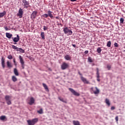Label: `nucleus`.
I'll return each instance as SVG.
<instances>
[{"instance_id":"1","label":"nucleus","mask_w":125,"mask_h":125,"mask_svg":"<svg viewBox=\"0 0 125 125\" xmlns=\"http://www.w3.org/2000/svg\"><path fill=\"white\" fill-rule=\"evenodd\" d=\"M47 13L43 14L42 15V17H43V18H47V17H49L51 19H54L55 17H54V15H53V12H51L50 10H48L47 11Z\"/></svg>"},{"instance_id":"2","label":"nucleus","mask_w":125,"mask_h":125,"mask_svg":"<svg viewBox=\"0 0 125 125\" xmlns=\"http://www.w3.org/2000/svg\"><path fill=\"white\" fill-rule=\"evenodd\" d=\"M39 121L38 118H34L32 120H28L27 121L28 125H35Z\"/></svg>"},{"instance_id":"3","label":"nucleus","mask_w":125,"mask_h":125,"mask_svg":"<svg viewBox=\"0 0 125 125\" xmlns=\"http://www.w3.org/2000/svg\"><path fill=\"white\" fill-rule=\"evenodd\" d=\"M22 5L23 6V8L27 9L28 7H29V6H30L29 1H26V0H22Z\"/></svg>"},{"instance_id":"4","label":"nucleus","mask_w":125,"mask_h":125,"mask_svg":"<svg viewBox=\"0 0 125 125\" xmlns=\"http://www.w3.org/2000/svg\"><path fill=\"white\" fill-rule=\"evenodd\" d=\"M63 32L64 34H68L69 35H71L73 34L72 31L69 29L68 27H65V28H63Z\"/></svg>"},{"instance_id":"5","label":"nucleus","mask_w":125,"mask_h":125,"mask_svg":"<svg viewBox=\"0 0 125 125\" xmlns=\"http://www.w3.org/2000/svg\"><path fill=\"white\" fill-rule=\"evenodd\" d=\"M11 97L9 95H6L5 97V99L7 102V104L8 105H11L12 104L11 100Z\"/></svg>"},{"instance_id":"6","label":"nucleus","mask_w":125,"mask_h":125,"mask_svg":"<svg viewBox=\"0 0 125 125\" xmlns=\"http://www.w3.org/2000/svg\"><path fill=\"white\" fill-rule=\"evenodd\" d=\"M69 67V65L68 63L63 62L61 65L62 70H66V69H68Z\"/></svg>"},{"instance_id":"7","label":"nucleus","mask_w":125,"mask_h":125,"mask_svg":"<svg viewBox=\"0 0 125 125\" xmlns=\"http://www.w3.org/2000/svg\"><path fill=\"white\" fill-rule=\"evenodd\" d=\"M13 42H14V44H17V42H19V40H20V37L19 34H17V37L12 38Z\"/></svg>"},{"instance_id":"8","label":"nucleus","mask_w":125,"mask_h":125,"mask_svg":"<svg viewBox=\"0 0 125 125\" xmlns=\"http://www.w3.org/2000/svg\"><path fill=\"white\" fill-rule=\"evenodd\" d=\"M20 62L21 64V67L22 69H24L25 68V62H24V60L23 58H22L21 56H19Z\"/></svg>"},{"instance_id":"9","label":"nucleus","mask_w":125,"mask_h":125,"mask_svg":"<svg viewBox=\"0 0 125 125\" xmlns=\"http://www.w3.org/2000/svg\"><path fill=\"white\" fill-rule=\"evenodd\" d=\"M90 89L91 90L93 91V93L95 94H98L100 93V90L97 87H95V88H93V87H92Z\"/></svg>"},{"instance_id":"10","label":"nucleus","mask_w":125,"mask_h":125,"mask_svg":"<svg viewBox=\"0 0 125 125\" xmlns=\"http://www.w3.org/2000/svg\"><path fill=\"white\" fill-rule=\"evenodd\" d=\"M69 90L70 91V92H71V93H72L75 96H80V95L79 93H78L72 88H69Z\"/></svg>"},{"instance_id":"11","label":"nucleus","mask_w":125,"mask_h":125,"mask_svg":"<svg viewBox=\"0 0 125 125\" xmlns=\"http://www.w3.org/2000/svg\"><path fill=\"white\" fill-rule=\"evenodd\" d=\"M23 9L21 8L19 10L18 16V17H20V18H22V17H23Z\"/></svg>"},{"instance_id":"12","label":"nucleus","mask_w":125,"mask_h":125,"mask_svg":"<svg viewBox=\"0 0 125 125\" xmlns=\"http://www.w3.org/2000/svg\"><path fill=\"white\" fill-rule=\"evenodd\" d=\"M37 14H38V12L37 11H34V12H33L31 15V19L32 20L35 19Z\"/></svg>"},{"instance_id":"13","label":"nucleus","mask_w":125,"mask_h":125,"mask_svg":"<svg viewBox=\"0 0 125 125\" xmlns=\"http://www.w3.org/2000/svg\"><path fill=\"white\" fill-rule=\"evenodd\" d=\"M1 65L3 69L5 68V59L3 57L1 58Z\"/></svg>"},{"instance_id":"14","label":"nucleus","mask_w":125,"mask_h":125,"mask_svg":"<svg viewBox=\"0 0 125 125\" xmlns=\"http://www.w3.org/2000/svg\"><path fill=\"white\" fill-rule=\"evenodd\" d=\"M81 79L84 83H89L88 80H87L86 78L83 77V76H81Z\"/></svg>"},{"instance_id":"15","label":"nucleus","mask_w":125,"mask_h":125,"mask_svg":"<svg viewBox=\"0 0 125 125\" xmlns=\"http://www.w3.org/2000/svg\"><path fill=\"white\" fill-rule=\"evenodd\" d=\"M34 103H35V99H34V98H33V97L30 98V101L28 103L29 105H32L33 104H34Z\"/></svg>"},{"instance_id":"16","label":"nucleus","mask_w":125,"mask_h":125,"mask_svg":"<svg viewBox=\"0 0 125 125\" xmlns=\"http://www.w3.org/2000/svg\"><path fill=\"white\" fill-rule=\"evenodd\" d=\"M64 58L65 60L70 61L71 59V57H70L69 55L66 54L64 56Z\"/></svg>"},{"instance_id":"17","label":"nucleus","mask_w":125,"mask_h":125,"mask_svg":"<svg viewBox=\"0 0 125 125\" xmlns=\"http://www.w3.org/2000/svg\"><path fill=\"white\" fill-rule=\"evenodd\" d=\"M105 104H106V105L108 106H110L111 104H110V100H109V99L108 98H105Z\"/></svg>"},{"instance_id":"18","label":"nucleus","mask_w":125,"mask_h":125,"mask_svg":"<svg viewBox=\"0 0 125 125\" xmlns=\"http://www.w3.org/2000/svg\"><path fill=\"white\" fill-rule=\"evenodd\" d=\"M7 67L10 68L13 67V65L12 64L11 62H9V61H7Z\"/></svg>"},{"instance_id":"19","label":"nucleus","mask_w":125,"mask_h":125,"mask_svg":"<svg viewBox=\"0 0 125 125\" xmlns=\"http://www.w3.org/2000/svg\"><path fill=\"white\" fill-rule=\"evenodd\" d=\"M13 34H10V33H6V37L8 39H11L12 37Z\"/></svg>"},{"instance_id":"20","label":"nucleus","mask_w":125,"mask_h":125,"mask_svg":"<svg viewBox=\"0 0 125 125\" xmlns=\"http://www.w3.org/2000/svg\"><path fill=\"white\" fill-rule=\"evenodd\" d=\"M14 74H15V75L16 76H19V72H18L17 69H16V68H15L14 69Z\"/></svg>"},{"instance_id":"21","label":"nucleus","mask_w":125,"mask_h":125,"mask_svg":"<svg viewBox=\"0 0 125 125\" xmlns=\"http://www.w3.org/2000/svg\"><path fill=\"white\" fill-rule=\"evenodd\" d=\"M42 85L43 86V87L44 88L46 91H49L48 88V86L47 84H46V83H43Z\"/></svg>"},{"instance_id":"22","label":"nucleus","mask_w":125,"mask_h":125,"mask_svg":"<svg viewBox=\"0 0 125 125\" xmlns=\"http://www.w3.org/2000/svg\"><path fill=\"white\" fill-rule=\"evenodd\" d=\"M73 124L74 125H81L80 121H73Z\"/></svg>"},{"instance_id":"23","label":"nucleus","mask_w":125,"mask_h":125,"mask_svg":"<svg viewBox=\"0 0 125 125\" xmlns=\"http://www.w3.org/2000/svg\"><path fill=\"white\" fill-rule=\"evenodd\" d=\"M58 98L60 101L63 102V103H64V104H67V101L64 100V98H62L61 97H59Z\"/></svg>"},{"instance_id":"24","label":"nucleus","mask_w":125,"mask_h":125,"mask_svg":"<svg viewBox=\"0 0 125 125\" xmlns=\"http://www.w3.org/2000/svg\"><path fill=\"white\" fill-rule=\"evenodd\" d=\"M41 36L42 40L45 39V34H44V32H41Z\"/></svg>"},{"instance_id":"25","label":"nucleus","mask_w":125,"mask_h":125,"mask_svg":"<svg viewBox=\"0 0 125 125\" xmlns=\"http://www.w3.org/2000/svg\"><path fill=\"white\" fill-rule=\"evenodd\" d=\"M12 47L13 49H15V50L19 51V47L15 46V45H12Z\"/></svg>"},{"instance_id":"26","label":"nucleus","mask_w":125,"mask_h":125,"mask_svg":"<svg viewBox=\"0 0 125 125\" xmlns=\"http://www.w3.org/2000/svg\"><path fill=\"white\" fill-rule=\"evenodd\" d=\"M6 14V12L4 11L3 12L0 13V18L4 17V15Z\"/></svg>"},{"instance_id":"27","label":"nucleus","mask_w":125,"mask_h":125,"mask_svg":"<svg viewBox=\"0 0 125 125\" xmlns=\"http://www.w3.org/2000/svg\"><path fill=\"white\" fill-rule=\"evenodd\" d=\"M12 80L14 82H16V81H18L17 78L15 76V75H13L12 77Z\"/></svg>"},{"instance_id":"28","label":"nucleus","mask_w":125,"mask_h":125,"mask_svg":"<svg viewBox=\"0 0 125 125\" xmlns=\"http://www.w3.org/2000/svg\"><path fill=\"white\" fill-rule=\"evenodd\" d=\"M37 112L39 114H43V109L41 108L40 110H39V111H37Z\"/></svg>"},{"instance_id":"29","label":"nucleus","mask_w":125,"mask_h":125,"mask_svg":"<svg viewBox=\"0 0 125 125\" xmlns=\"http://www.w3.org/2000/svg\"><path fill=\"white\" fill-rule=\"evenodd\" d=\"M111 41H108V42H107V43L106 44V46L108 47H111Z\"/></svg>"},{"instance_id":"30","label":"nucleus","mask_w":125,"mask_h":125,"mask_svg":"<svg viewBox=\"0 0 125 125\" xmlns=\"http://www.w3.org/2000/svg\"><path fill=\"white\" fill-rule=\"evenodd\" d=\"M6 119V116H1L0 117V120L1 121H4Z\"/></svg>"},{"instance_id":"31","label":"nucleus","mask_w":125,"mask_h":125,"mask_svg":"<svg viewBox=\"0 0 125 125\" xmlns=\"http://www.w3.org/2000/svg\"><path fill=\"white\" fill-rule=\"evenodd\" d=\"M124 19L122 17H121L120 18V23L121 24H124Z\"/></svg>"},{"instance_id":"32","label":"nucleus","mask_w":125,"mask_h":125,"mask_svg":"<svg viewBox=\"0 0 125 125\" xmlns=\"http://www.w3.org/2000/svg\"><path fill=\"white\" fill-rule=\"evenodd\" d=\"M19 51H20L21 52H22V53H24L25 52L24 50L22 49L21 47L19 48Z\"/></svg>"},{"instance_id":"33","label":"nucleus","mask_w":125,"mask_h":125,"mask_svg":"<svg viewBox=\"0 0 125 125\" xmlns=\"http://www.w3.org/2000/svg\"><path fill=\"white\" fill-rule=\"evenodd\" d=\"M102 51V49L101 48V47H98L97 49V52H98V53H101Z\"/></svg>"},{"instance_id":"34","label":"nucleus","mask_w":125,"mask_h":125,"mask_svg":"<svg viewBox=\"0 0 125 125\" xmlns=\"http://www.w3.org/2000/svg\"><path fill=\"white\" fill-rule=\"evenodd\" d=\"M7 58L10 60L13 59V56L12 55H8Z\"/></svg>"},{"instance_id":"35","label":"nucleus","mask_w":125,"mask_h":125,"mask_svg":"<svg viewBox=\"0 0 125 125\" xmlns=\"http://www.w3.org/2000/svg\"><path fill=\"white\" fill-rule=\"evenodd\" d=\"M106 68L108 70H110V69L111 68V65H106Z\"/></svg>"},{"instance_id":"36","label":"nucleus","mask_w":125,"mask_h":125,"mask_svg":"<svg viewBox=\"0 0 125 125\" xmlns=\"http://www.w3.org/2000/svg\"><path fill=\"white\" fill-rule=\"evenodd\" d=\"M88 61L89 62H93L92 58H90V57L88 58Z\"/></svg>"},{"instance_id":"37","label":"nucleus","mask_w":125,"mask_h":125,"mask_svg":"<svg viewBox=\"0 0 125 125\" xmlns=\"http://www.w3.org/2000/svg\"><path fill=\"white\" fill-rule=\"evenodd\" d=\"M48 30V27L47 26H45V25L43 26V30L45 31Z\"/></svg>"},{"instance_id":"38","label":"nucleus","mask_w":125,"mask_h":125,"mask_svg":"<svg viewBox=\"0 0 125 125\" xmlns=\"http://www.w3.org/2000/svg\"><path fill=\"white\" fill-rule=\"evenodd\" d=\"M114 45L115 47H119V44H118L117 42H115V43H114Z\"/></svg>"},{"instance_id":"39","label":"nucleus","mask_w":125,"mask_h":125,"mask_svg":"<svg viewBox=\"0 0 125 125\" xmlns=\"http://www.w3.org/2000/svg\"><path fill=\"white\" fill-rule=\"evenodd\" d=\"M13 62H14V65H17V63H16V59H15V58H14V59H13Z\"/></svg>"},{"instance_id":"40","label":"nucleus","mask_w":125,"mask_h":125,"mask_svg":"<svg viewBox=\"0 0 125 125\" xmlns=\"http://www.w3.org/2000/svg\"><path fill=\"white\" fill-rule=\"evenodd\" d=\"M115 120H116V121L117 122H118V121H119V117H118V116H116V117H115Z\"/></svg>"},{"instance_id":"41","label":"nucleus","mask_w":125,"mask_h":125,"mask_svg":"<svg viewBox=\"0 0 125 125\" xmlns=\"http://www.w3.org/2000/svg\"><path fill=\"white\" fill-rule=\"evenodd\" d=\"M97 78H100V73H97Z\"/></svg>"},{"instance_id":"42","label":"nucleus","mask_w":125,"mask_h":125,"mask_svg":"<svg viewBox=\"0 0 125 125\" xmlns=\"http://www.w3.org/2000/svg\"><path fill=\"white\" fill-rule=\"evenodd\" d=\"M115 106H111V110L112 111H113V110H115Z\"/></svg>"},{"instance_id":"43","label":"nucleus","mask_w":125,"mask_h":125,"mask_svg":"<svg viewBox=\"0 0 125 125\" xmlns=\"http://www.w3.org/2000/svg\"><path fill=\"white\" fill-rule=\"evenodd\" d=\"M4 29L5 30L7 31V30H9V29H8L7 26H5L4 27Z\"/></svg>"},{"instance_id":"44","label":"nucleus","mask_w":125,"mask_h":125,"mask_svg":"<svg viewBox=\"0 0 125 125\" xmlns=\"http://www.w3.org/2000/svg\"><path fill=\"white\" fill-rule=\"evenodd\" d=\"M88 52H89V51L88 50H86V51H85L84 53L85 54H87V53H88Z\"/></svg>"},{"instance_id":"45","label":"nucleus","mask_w":125,"mask_h":125,"mask_svg":"<svg viewBox=\"0 0 125 125\" xmlns=\"http://www.w3.org/2000/svg\"><path fill=\"white\" fill-rule=\"evenodd\" d=\"M96 70H97V73H99V68H97Z\"/></svg>"},{"instance_id":"46","label":"nucleus","mask_w":125,"mask_h":125,"mask_svg":"<svg viewBox=\"0 0 125 125\" xmlns=\"http://www.w3.org/2000/svg\"><path fill=\"white\" fill-rule=\"evenodd\" d=\"M79 74L80 75V76H83L82 74H81V73H80V71H79Z\"/></svg>"},{"instance_id":"47","label":"nucleus","mask_w":125,"mask_h":125,"mask_svg":"<svg viewBox=\"0 0 125 125\" xmlns=\"http://www.w3.org/2000/svg\"><path fill=\"white\" fill-rule=\"evenodd\" d=\"M97 80L98 81H99V82H100V78H98L97 79Z\"/></svg>"},{"instance_id":"48","label":"nucleus","mask_w":125,"mask_h":125,"mask_svg":"<svg viewBox=\"0 0 125 125\" xmlns=\"http://www.w3.org/2000/svg\"><path fill=\"white\" fill-rule=\"evenodd\" d=\"M73 47H76V44H72Z\"/></svg>"},{"instance_id":"49","label":"nucleus","mask_w":125,"mask_h":125,"mask_svg":"<svg viewBox=\"0 0 125 125\" xmlns=\"http://www.w3.org/2000/svg\"><path fill=\"white\" fill-rule=\"evenodd\" d=\"M56 19H59V17H56Z\"/></svg>"},{"instance_id":"50","label":"nucleus","mask_w":125,"mask_h":125,"mask_svg":"<svg viewBox=\"0 0 125 125\" xmlns=\"http://www.w3.org/2000/svg\"><path fill=\"white\" fill-rule=\"evenodd\" d=\"M60 25H62V24H60Z\"/></svg>"}]
</instances>
